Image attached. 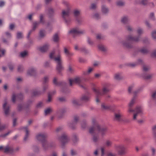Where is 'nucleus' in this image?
Instances as JSON below:
<instances>
[{"label": "nucleus", "mask_w": 156, "mask_h": 156, "mask_svg": "<svg viewBox=\"0 0 156 156\" xmlns=\"http://www.w3.org/2000/svg\"><path fill=\"white\" fill-rule=\"evenodd\" d=\"M107 129L106 127L101 126L98 123H96L94 127H91L89 129V132L91 133H95L96 131H98L102 136H104L107 131Z\"/></svg>", "instance_id": "obj_1"}, {"label": "nucleus", "mask_w": 156, "mask_h": 156, "mask_svg": "<svg viewBox=\"0 0 156 156\" xmlns=\"http://www.w3.org/2000/svg\"><path fill=\"white\" fill-rule=\"evenodd\" d=\"M58 140L60 144L61 147H63L64 145L69 141V139L66 134L63 133L58 137Z\"/></svg>", "instance_id": "obj_2"}, {"label": "nucleus", "mask_w": 156, "mask_h": 156, "mask_svg": "<svg viewBox=\"0 0 156 156\" xmlns=\"http://www.w3.org/2000/svg\"><path fill=\"white\" fill-rule=\"evenodd\" d=\"M140 37H134L131 35L128 36L126 40L121 42L122 44L125 46H127L128 43L130 42H137L140 40Z\"/></svg>", "instance_id": "obj_3"}, {"label": "nucleus", "mask_w": 156, "mask_h": 156, "mask_svg": "<svg viewBox=\"0 0 156 156\" xmlns=\"http://www.w3.org/2000/svg\"><path fill=\"white\" fill-rule=\"evenodd\" d=\"M55 51H54L51 52L49 55V58L53 59L57 64H62L63 61L61 55L59 54L56 56H54Z\"/></svg>", "instance_id": "obj_4"}, {"label": "nucleus", "mask_w": 156, "mask_h": 156, "mask_svg": "<svg viewBox=\"0 0 156 156\" xmlns=\"http://www.w3.org/2000/svg\"><path fill=\"white\" fill-rule=\"evenodd\" d=\"M115 147L118 150V154L120 155L125 154L126 153V147L123 144H120L115 145Z\"/></svg>", "instance_id": "obj_5"}, {"label": "nucleus", "mask_w": 156, "mask_h": 156, "mask_svg": "<svg viewBox=\"0 0 156 156\" xmlns=\"http://www.w3.org/2000/svg\"><path fill=\"white\" fill-rule=\"evenodd\" d=\"M143 110L141 107H137L136 108V112L133 113V120L134 121L137 120L138 116L139 114L142 112Z\"/></svg>", "instance_id": "obj_6"}, {"label": "nucleus", "mask_w": 156, "mask_h": 156, "mask_svg": "<svg viewBox=\"0 0 156 156\" xmlns=\"http://www.w3.org/2000/svg\"><path fill=\"white\" fill-rule=\"evenodd\" d=\"M84 32V30H80L77 28H73L69 31V34H82Z\"/></svg>", "instance_id": "obj_7"}, {"label": "nucleus", "mask_w": 156, "mask_h": 156, "mask_svg": "<svg viewBox=\"0 0 156 156\" xmlns=\"http://www.w3.org/2000/svg\"><path fill=\"white\" fill-rule=\"evenodd\" d=\"M69 84L71 86H72L74 83L79 84L82 82L81 78L79 77H75L73 79L69 80Z\"/></svg>", "instance_id": "obj_8"}, {"label": "nucleus", "mask_w": 156, "mask_h": 156, "mask_svg": "<svg viewBox=\"0 0 156 156\" xmlns=\"http://www.w3.org/2000/svg\"><path fill=\"white\" fill-rule=\"evenodd\" d=\"M49 48V44L48 43L44 44L43 45L38 47L37 48V49L42 53H45L48 50Z\"/></svg>", "instance_id": "obj_9"}, {"label": "nucleus", "mask_w": 156, "mask_h": 156, "mask_svg": "<svg viewBox=\"0 0 156 156\" xmlns=\"http://www.w3.org/2000/svg\"><path fill=\"white\" fill-rule=\"evenodd\" d=\"M47 137L46 135L44 133H39L36 136V140L42 142V140H45Z\"/></svg>", "instance_id": "obj_10"}, {"label": "nucleus", "mask_w": 156, "mask_h": 156, "mask_svg": "<svg viewBox=\"0 0 156 156\" xmlns=\"http://www.w3.org/2000/svg\"><path fill=\"white\" fill-rule=\"evenodd\" d=\"M122 116L123 114L122 112L120 111L115 112V119L116 121H120Z\"/></svg>", "instance_id": "obj_11"}, {"label": "nucleus", "mask_w": 156, "mask_h": 156, "mask_svg": "<svg viewBox=\"0 0 156 156\" xmlns=\"http://www.w3.org/2000/svg\"><path fill=\"white\" fill-rule=\"evenodd\" d=\"M69 13L70 10L69 9L66 10H63L62 12V16L64 20L67 23L68 22L66 20V17H68L69 16Z\"/></svg>", "instance_id": "obj_12"}, {"label": "nucleus", "mask_w": 156, "mask_h": 156, "mask_svg": "<svg viewBox=\"0 0 156 156\" xmlns=\"http://www.w3.org/2000/svg\"><path fill=\"white\" fill-rule=\"evenodd\" d=\"M49 80L48 76H45L43 80V89L45 90L48 87V83Z\"/></svg>", "instance_id": "obj_13"}, {"label": "nucleus", "mask_w": 156, "mask_h": 156, "mask_svg": "<svg viewBox=\"0 0 156 156\" xmlns=\"http://www.w3.org/2000/svg\"><path fill=\"white\" fill-rule=\"evenodd\" d=\"M3 108L5 115H8L9 112V107L8 105L7 102L5 101L3 104Z\"/></svg>", "instance_id": "obj_14"}, {"label": "nucleus", "mask_w": 156, "mask_h": 156, "mask_svg": "<svg viewBox=\"0 0 156 156\" xmlns=\"http://www.w3.org/2000/svg\"><path fill=\"white\" fill-rule=\"evenodd\" d=\"M64 52L66 56L69 59L73 55V53L69 51V49L66 47L63 48Z\"/></svg>", "instance_id": "obj_15"}, {"label": "nucleus", "mask_w": 156, "mask_h": 156, "mask_svg": "<svg viewBox=\"0 0 156 156\" xmlns=\"http://www.w3.org/2000/svg\"><path fill=\"white\" fill-rule=\"evenodd\" d=\"M52 40L55 43H58L60 41V34L59 33H56L52 38Z\"/></svg>", "instance_id": "obj_16"}, {"label": "nucleus", "mask_w": 156, "mask_h": 156, "mask_svg": "<svg viewBox=\"0 0 156 156\" xmlns=\"http://www.w3.org/2000/svg\"><path fill=\"white\" fill-rule=\"evenodd\" d=\"M13 151L12 147L11 146H7L4 148V151L6 153H12Z\"/></svg>", "instance_id": "obj_17"}, {"label": "nucleus", "mask_w": 156, "mask_h": 156, "mask_svg": "<svg viewBox=\"0 0 156 156\" xmlns=\"http://www.w3.org/2000/svg\"><path fill=\"white\" fill-rule=\"evenodd\" d=\"M36 72V69L34 68H31L29 69L27 71V74L28 75L31 76L34 75Z\"/></svg>", "instance_id": "obj_18"}, {"label": "nucleus", "mask_w": 156, "mask_h": 156, "mask_svg": "<svg viewBox=\"0 0 156 156\" xmlns=\"http://www.w3.org/2000/svg\"><path fill=\"white\" fill-rule=\"evenodd\" d=\"M39 24V23L37 22H34L33 25V27L32 30L30 31L28 33V35L27 36L28 38H29V37L30 35L31 34L32 32L34 31L37 27L38 25Z\"/></svg>", "instance_id": "obj_19"}, {"label": "nucleus", "mask_w": 156, "mask_h": 156, "mask_svg": "<svg viewBox=\"0 0 156 156\" xmlns=\"http://www.w3.org/2000/svg\"><path fill=\"white\" fill-rule=\"evenodd\" d=\"M90 99L89 97L86 95H83L81 96L78 102H86L89 101Z\"/></svg>", "instance_id": "obj_20"}, {"label": "nucleus", "mask_w": 156, "mask_h": 156, "mask_svg": "<svg viewBox=\"0 0 156 156\" xmlns=\"http://www.w3.org/2000/svg\"><path fill=\"white\" fill-rule=\"evenodd\" d=\"M41 143L44 149L45 150H47L48 147V140H47L45 139L42 140Z\"/></svg>", "instance_id": "obj_21"}, {"label": "nucleus", "mask_w": 156, "mask_h": 156, "mask_svg": "<svg viewBox=\"0 0 156 156\" xmlns=\"http://www.w3.org/2000/svg\"><path fill=\"white\" fill-rule=\"evenodd\" d=\"M28 55V52L27 51H24L20 52L19 57L21 58H24L27 57Z\"/></svg>", "instance_id": "obj_22"}, {"label": "nucleus", "mask_w": 156, "mask_h": 156, "mask_svg": "<svg viewBox=\"0 0 156 156\" xmlns=\"http://www.w3.org/2000/svg\"><path fill=\"white\" fill-rule=\"evenodd\" d=\"M94 68L91 67H89L86 71H84L83 74L84 75H89L94 70Z\"/></svg>", "instance_id": "obj_23"}, {"label": "nucleus", "mask_w": 156, "mask_h": 156, "mask_svg": "<svg viewBox=\"0 0 156 156\" xmlns=\"http://www.w3.org/2000/svg\"><path fill=\"white\" fill-rule=\"evenodd\" d=\"M98 49L101 51H105L107 50V48L105 46L102 44H99L98 45Z\"/></svg>", "instance_id": "obj_24"}, {"label": "nucleus", "mask_w": 156, "mask_h": 156, "mask_svg": "<svg viewBox=\"0 0 156 156\" xmlns=\"http://www.w3.org/2000/svg\"><path fill=\"white\" fill-rule=\"evenodd\" d=\"M23 129L26 132V135L24 138V140L26 141L28 138L29 135V131L27 127H25L23 128Z\"/></svg>", "instance_id": "obj_25"}, {"label": "nucleus", "mask_w": 156, "mask_h": 156, "mask_svg": "<svg viewBox=\"0 0 156 156\" xmlns=\"http://www.w3.org/2000/svg\"><path fill=\"white\" fill-rule=\"evenodd\" d=\"M129 18L127 16H124L121 19V21L124 24H126L128 23L129 21Z\"/></svg>", "instance_id": "obj_26"}, {"label": "nucleus", "mask_w": 156, "mask_h": 156, "mask_svg": "<svg viewBox=\"0 0 156 156\" xmlns=\"http://www.w3.org/2000/svg\"><path fill=\"white\" fill-rule=\"evenodd\" d=\"M114 78L117 80H119L122 78V77L121 73H117L115 74L114 76Z\"/></svg>", "instance_id": "obj_27"}, {"label": "nucleus", "mask_w": 156, "mask_h": 156, "mask_svg": "<svg viewBox=\"0 0 156 156\" xmlns=\"http://www.w3.org/2000/svg\"><path fill=\"white\" fill-rule=\"evenodd\" d=\"M63 67L62 64H56V69L59 72H60L63 69Z\"/></svg>", "instance_id": "obj_28"}, {"label": "nucleus", "mask_w": 156, "mask_h": 156, "mask_svg": "<svg viewBox=\"0 0 156 156\" xmlns=\"http://www.w3.org/2000/svg\"><path fill=\"white\" fill-rule=\"evenodd\" d=\"M101 11L104 14H106L109 12L108 9L105 5L102 6Z\"/></svg>", "instance_id": "obj_29"}, {"label": "nucleus", "mask_w": 156, "mask_h": 156, "mask_svg": "<svg viewBox=\"0 0 156 156\" xmlns=\"http://www.w3.org/2000/svg\"><path fill=\"white\" fill-rule=\"evenodd\" d=\"M55 14V10L53 8L49 7V17L54 16Z\"/></svg>", "instance_id": "obj_30"}, {"label": "nucleus", "mask_w": 156, "mask_h": 156, "mask_svg": "<svg viewBox=\"0 0 156 156\" xmlns=\"http://www.w3.org/2000/svg\"><path fill=\"white\" fill-rule=\"evenodd\" d=\"M101 108L103 110H106L109 109L110 107L107 104L103 103L101 105Z\"/></svg>", "instance_id": "obj_31"}, {"label": "nucleus", "mask_w": 156, "mask_h": 156, "mask_svg": "<svg viewBox=\"0 0 156 156\" xmlns=\"http://www.w3.org/2000/svg\"><path fill=\"white\" fill-rule=\"evenodd\" d=\"M23 37V33L21 32H18L17 33L16 38L18 39H21Z\"/></svg>", "instance_id": "obj_32"}, {"label": "nucleus", "mask_w": 156, "mask_h": 156, "mask_svg": "<svg viewBox=\"0 0 156 156\" xmlns=\"http://www.w3.org/2000/svg\"><path fill=\"white\" fill-rule=\"evenodd\" d=\"M45 32L44 30H41L39 32V37H43L45 36Z\"/></svg>", "instance_id": "obj_33"}, {"label": "nucleus", "mask_w": 156, "mask_h": 156, "mask_svg": "<svg viewBox=\"0 0 156 156\" xmlns=\"http://www.w3.org/2000/svg\"><path fill=\"white\" fill-rule=\"evenodd\" d=\"M80 13V11L78 9H75L74 11V14L75 16H79Z\"/></svg>", "instance_id": "obj_34"}, {"label": "nucleus", "mask_w": 156, "mask_h": 156, "mask_svg": "<svg viewBox=\"0 0 156 156\" xmlns=\"http://www.w3.org/2000/svg\"><path fill=\"white\" fill-rule=\"evenodd\" d=\"M135 101V98H133L130 101L129 104V107H132Z\"/></svg>", "instance_id": "obj_35"}, {"label": "nucleus", "mask_w": 156, "mask_h": 156, "mask_svg": "<svg viewBox=\"0 0 156 156\" xmlns=\"http://www.w3.org/2000/svg\"><path fill=\"white\" fill-rule=\"evenodd\" d=\"M136 32L139 35L142 34L144 32L143 29L140 28H138Z\"/></svg>", "instance_id": "obj_36"}, {"label": "nucleus", "mask_w": 156, "mask_h": 156, "mask_svg": "<svg viewBox=\"0 0 156 156\" xmlns=\"http://www.w3.org/2000/svg\"><path fill=\"white\" fill-rule=\"evenodd\" d=\"M112 144V141L109 140H107L105 143V145L108 147L111 146Z\"/></svg>", "instance_id": "obj_37"}, {"label": "nucleus", "mask_w": 156, "mask_h": 156, "mask_svg": "<svg viewBox=\"0 0 156 156\" xmlns=\"http://www.w3.org/2000/svg\"><path fill=\"white\" fill-rule=\"evenodd\" d=\"M124 2L122 1H118L116 2V4L119 6H122L124 5Z\"/></svg>", "instance_id": "obj_38"}, {"label": "nucleus", "mask_w": 156, "mask_h": 156, "mask_svg": "<svg viewBox=\"0 0 156 156\" xmlns=\"http://www.w3.org/2000/svg\"><path fill=\"white\" fill-rule=\"evenodd\" d=\"M24 70L23 67L21 65H19L18 66L17 70L19 72H22Z\"/></svg>", "instance_id": "obj_39"}, {"label": "nucleus", "mask_w": 156, "mask_h": 156, "mask_svg": "<svg viewBox=\"0 0 156 156\" xmlns=\"http://www.w3.org/2000/svg\"><path fill=\"white\" fill-rule=\"evenodd\" d=\"M151 37L153 39H156V30H154L152 32Z\"/></svg>", "instance_id": "obj_40"}, {"label": "nucleus", "mask_w": 156, "mask_h": 156, "mask_svg": "<svg viewBox=\"0 0 156 156\" xmlns=\"http://www.w3.org/2000/svg\"><path fill=\"white\" fill-rule=\"evenodd\" d=\"M99 137L98 136H94L93 137V140L94 143H96L98 141Z\"/></svg>", "instance_id": "obj_41"}, {"label": "nucleus", "mask_w": 156, "mask_h": 156, "mask_svg": "<svg viewBox=\"0 0 156 156\" xmlns=\"http://www.w3.org/2000/svg\"><path fill=\"white\" fill-rule=\"evenodd\" d=\"M109 91V89L108 87L104 86L103 88V93L104 94L108 92Z\"/></svg>", "instance_id": "obj_42"}, {"label": "nucleus", "mask_w": 156, "mask_h": 156, "mask_svg": "<svg viewBox=\"0 0 156 156\" xmlns=\"http://www.w3.org/2000/svg\"><path fill=\"white\" fill-rule=\"evenodd\" d=\"M81 127L83 129H84L86 126V122L85 121H82L81 123Z\"/></svg>", "instance_id": "obj_43"}, {"label": "nucleus", "mask_w": 156, "mask_h": 156, "mask_svg": "<svg viewBox=\"0 0 156 156\" xmlns=\"http://www.w3.org/2000/svg\"><path fill=\"white\" fill-rule=\"evenodd\" d=\"M143 69L144 71H147L149 70V69H150V67L144 65L143 66Z\"/></svg>", "instance_id": "obj_44"}, {"label": "nucleus", "mask_w": 156, "mask_h": 156, "mask_svg": "<svg viewBox=\"0 0 156 156\" xmlns=\"http://www.w3.org/2000/svg\"><path fill=\"white\" fill-rule=\"evenodd\" d=\"M148 0H141L140 3L143 5H146L148 3Z\"/></svg>", "instance_id": "obj_45"}, {"label": "nucleus", "mask_w": 156, "mask_h": 156, "mask_svg": "<svg viewBox=\"0 0 156 156\" xmlns=\"http://www.w3.org/2000/svg\"><path fill=\"white\" fill-rule=\"evenodd\" d=\"M152 76L153 75L152 74H148L145 77V78L147 80H149L152 78Z\"/></svg>", "instance_id": "obj_46"}, {"label": "nucleus", "mask_w": 156, "mask_h": 156, "mask_svg": "<svg viewBox=\"0 0 156 156\" xmlns=\"http://www.w3.org/2000/svg\"><path fill=\"white\" fill-rule=\"evenodd\" d=\"M12 132V131L11 130H9L8 131L7 133L2 135H1V137H5L8 135L10 133H11Z\"/></svg>", "instance_id": "obj_47"}, {"label": "nucleus", "mask_w": 156, "mask_h": 156, "mask_svg": "<svg viewBox=\"0 0 156 156\" xmlns=\"http://www.w3.org/2000/svg\"><path fill=\"white\" fill-rule=\"evenodd\" d=\"M101 76V74L100 73H96L94 75V77L96 79H98L100 78Z\"/></svg>", "instance_id": "obj_48"}, {"label": "nucleus", "mask_w": 156, "mask_h": 156, "mask_svg": "<svg viewBox=\"0 0 156 156\" xmlns=\"http://www.w3.org/2000/svg\"><path fill=\"white\" fill-rule=\"evenodd\" d=\"M96 38L97 39H101L103 38V36L100 34H98L96 36Z\"/></svg>", "instance_id": "obj_49"}, {"label": "nucleus", "mask_w": 156, "mask_h": 156, "mask_svg": "<svg viewBox=\"0 0 156 156\" xmlns=\"http://www.w3.org/2000/svg\"><path fill=\"white\" fill-rule=\"evenodd\" d=\"M151 151L152 152V154L153 156H154L156 153V150L154 147H152L151 148Z\"/></svg>", "instance_id": "obj_50"}, {"label": "nucleus", "mask_w": 156, "mask_h": 156, "mask_svg": "<svg viewBox=\"0 0 156 156\" xmlns=\"http://www.w3.org/2000/svg\"><path fill=\"white\" fill-rule=\"evenodd\" d=\"M128 112H136V109H135V110H134L131 107H129Z\"/></svg>", "instance_id": "obj_51"}, {"label": "nucleus", "mask_w": 156, "mask_h": 156, "mask_svg": "<svg viewBox=\"0 0 156 156\" xmlns=\"http://www.w3.org/2000/svg\"><path fill=\"white\" fill-rule=\"evenodd\" d=\"M49 66V62L48 61L45 62L44 63L43 66L45 68H47Z\"/></svg>", "instance_id": "obj_52"}, {"label": "nucleus", "mask_w": 156, "mask_h": 156, "mask_svg": "<svg viewBox=\"0 0 156 156\" xmlns=\"http://www.w3.org/2000/svg\"><path fill=\"white\" fill-rule=\"evenodd\" d=\"M126 28L127 30L129 31H132L133 30L132 27L129 25H127L126 26Z\"/></svg>", "instance_id": "obj_53"}, {"label": "nucleus", "mask_w": 156, "mask_h": 156, "mask_svg": "<svg viewBox=\"0 0 156 156\" xmlns=\"http://www.w3.org/2000/svg\"><path fill=\"white\" fill-rule=\"evenodd\" d=\"M5 34L6 37L8 38H9L11 37V35L10 33L9 32H6L5 33Z\"/></svg>", "instance_id": "obj_54"}, {"label": "nucleus", "mask_w": 156, "mask_h": 156, "mask_svg": "<svg viewBox=\"0 0 156 156\" xmlns=\"http://www.w3.org/2000/svg\"><path fill=\"white\" fill-rule=\"evenodd\" d=\"M16 95L15 94H13L12 96V101L13 102H15L16 100Z\"/></svg>", "instance_id": "obj_55"}, {"label": "nucleus", "mask_w": 156, "mask_h": 156, "mask_svg": "<svg viewBox=\"0 0 156 156\" xmlns=\"http://www.w3.org/2000/svg\"><path fill=\"white\" fill-rule=\"evenodd\" d=\"M44 5L46 7H48L49 5V0H44Z\"/></svg>", "instance_id": "obj_56"}, {"label": "nucleus", "mask_w": 156, "mask_h": 156, "mask_svg": "<svg viewBox=\"0 0 156 156\" xmlns=\"http://www.w3.org/2000/svg\"><path fill=\"white\" fill-rule=\"evenodd\" d=\"M100 17V15L98 13H96L94 15V17L96 19H98Z\"/></svg>", "instance_id": "obj_57"}, {"label": "nucleus", "mask_w": 156, "mask_h": 156, "mask_svg": "<svg viewBox=\"0 0 156 156\" xmlns=\"http://www.w3.org/2000/svg\"><path fill=\"white\" fill-rule=\"evenodd\" d=\"M149 17L152 20H154L155 19L154 17V13H151Z\"/></svg>", "instance_id": "obj_58"}, {"label": "nucleus", "mask_w": 156, "mask_h": 156, "mask_svg": "<svg viewBox=\"0 0 156 156\" xmlns=\"http://www.w3.org/2000/svg\"><path fill=\"white\" fill-rule=\"evenodd\" d=\"M65 112V111L64 109H61L59 110L58 112V113L59 115H60L63 114Z\"/></svg>", "instance_id": "obj_59"}, {"label": "nucleus", "mask_w": 156, "mask_h": 156, "mask_svg": "<svg viewBox=\"0 0 156 156\" xmlns=\"http://www.w3.org/2000/svg\"><path fill=\"white\" fill-rule=\"evenodd\" d=\"M96 4L93 3L90 6V9H94L96 7Z\"/></svg>", "instance_id": "obj_60"}, {"label": "nucleus", "mask_w": 156, "mask_h": 156, "mask_svg": "<svg viewBox=\"0 0 156 156\" xmlns=\"http://www.w3.org/2000/svg\"><path fill=\"white\" fill-rule=\"evenodd\" d=\"M81 50L85 53H87L88 52V50H87L85 48L83 47L81 49Z\"/></svg>", "instance_id": "obj_61"}, {"label": "nucleus", "mask_w": 156, "mask_h": 156, "mask_svg": "<svg viewBox=\"0 0 156 156\" xmlns=\"http://www.w3.org/2000/svg\"><path fill=\"white\" fill-rule=\"evenodd\" d=\"M9 67L10 70H12L14 69V66L13 64H10L9 65Z\"/></svg>", "instance_id": "obj_62"}, {"label": "nucleus", "mask_w": 156, "mask_h": 156, "mask_svg": "<svg viewBox=\"0 0 156 156\" xmlns=\"http://www.w3.org/2000/svg\"><path fill=\"white\" fill-rule=\"evenodd\" d=\"M152 97L153 98H156V91H154L152 93Z\"/></svg>", "instance_id": "obj_63"}, {"label": "nucleus", "mask_w": 156, "mask_h": 156, "mask_svg": "<svg viewBox=\"0 0 156 156\" xmlns=\"http://www.w3.org/2000/svg\"><path fill=\"white\" fill-rule=\"evenodd\" d=\"M87 42L90 44H93V42L92 40L90 38H88L87 40Z\"/></svg>", "instance_id": "obj_64"}]
</instances>
